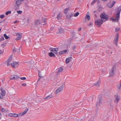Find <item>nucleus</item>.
Masks as SVG:
<instances>
[{
  "label": "nucleus",
  "instance_id": "45",
  "mask_svg": "<svg viewBox=\"0 0 121 121\" xmlns=\"http://www.w3.org/2000/svg\"><path fill=\"white\" fill-rule=\"evenodd\" d=\"M38 75L39 77L40 78H41L42 77V76L41 75V74L39 72V73Z\"/></svg>",
  "mask_w": 121,
  "mask_h": 121
},
{
  "label": "nucleus",
  "instance_id": "18",
  "mask_svg": "<svg viewBox=\"0 0 121 121\" xmlns=\"http://www.w3.org/2000/svg\"><path fill=\"white\" fill-rule=\"evenodd\" d=\"M72 59V58L69 57L66 59L65 62L66 64H68L69 62L71 61Z\"/></svg>",
  "mask_w": 121,
  "mask_h": 121
},
{
  "label": "nucleus",
  "instance_id": "5",
  "mask_svg": "<svg viewBox=\"0 0 121 121\" xmlns=\"http://www.w3.org/2000/svg\"><path fill=\"white\" fill-rule=\"evenodd\" d=\"M64 85L62 84L60 87H58L55 91V93L56 94L60 92L63 90L64 88Z\"/></svg>",
  "mask_w": 121,
  "mask_h": 121
},
{
  "label": "nucleus",
  "instance_id": "1",
  "mask_svg": "<svg viewBox=\"0 0 121 121\" xmlns=\"http://www.w3.org/2000/svg\"><path fill=\"white\" fill-rule=\"evenodd\" d=\"M121 11V6L118 7L115 10L116 18H114L113 17H111L110 19L113 22H118L120 19V14Z\"/></svg>",
  "mask_w": 121,
  "mask_h": 121
},
{
  "label": "nucleus",
  "instance_id": "16",
  "mask_svg": "<svg viewBox=\"0 0 121 121\" xmlns=\"http://www.w3.org/2000/svg\"><path fill=\"white\" fill-rule=\"evenodd\" d=\"M57 50L58 49L57 48H52L51 50V51L55 53L56 54L57 52Z\"/></svg>",
  "mask_w": 121,
  "mask_h": 121
},
{
  "label": "nucleus",
  "instance_id": "25",
  "mask_svg": "<svg viewBox=\"0 0 121 121\" xmlns=\"http://www.w3.org/2000/svg\"><path fill=\"white\" fill-rule=\"evenodd\" d=\"M73 15V14H70L69 15H67L66 16V17L70 19L72 17Z\"/></svg>",
  "mask_w": 121,
  "mask_h": 121
},
{
  "label": "nucleus",
  "instance_id": "49",
  "mask_svg": "<svg viewBox=\"0 0 121 121\" xmlns=\"http://www.w3.org/2000/svg\"><path fill=\"white\" fill-rule=\"evenodd\" d=\"M18 22L17 21V20L15 22H14V23H17Z\"/></svg>",
  "mask_w": 121,
  "mask_h": 121
},
{
  "label": "nucleus",
  "instance_id": "34",
  "mask_svg": "<svg viewBox=\"0 0 121 121\" xmlns=\"http://www.w3.org/2000/svg\"><path fill=\"white\" fill-rule=\"evenodd\" d=\"M11 12L10 11H9L5 13V14L6 15H7L11 13Z\"/></svg>",
  "mask_w": 121,
  "mask_h": 121
},
{
  "label": "nucleus",
  "instance_id": "47",
  "mask_svg": "<svg viewBox=\"0 0 121 121\" xmlns=\"http://www.w3.org/2000/svg\"><path fill=\"white\" fill-rule=\"evenodd\" d=\"M94 17L95 18H96L97 17L96 14H94Z\"/></svg>",
  "mask_w": 121,
  "mask_h": 121
},
{
  "label": "nucleus",
  "instance_id": "28",
  "mask_svg": "<svg viewBox=\"0 0 121 121\" xmlns=\"http://www.w3.org/2000/svg\"><path fill=\"white\" fill-rule=\"evenodd\" d=\"M86 18L89 21L90 20V17L89 15L87 14H86Z\"/></svg>",
  "mask_w": 121,
  "mask_h": 121
},
{
  "label": "nucleus",
  "instance_id": "33",
  "mask_svg": "<svg viewBox=\"0 0 121 121\" xmlns=\"http://www.w3.org/2000/svg\"><path fill=\"white\" fill-rule=\"evenodd\" d=\"M97 0H94L91 3V5H92L96 2Z\"/></svg>",
  "mask_w": 121,
  "mask_h": 121
},
{
  "label": "nucleus",
  "instance_id": "41",
  "mask_svg": "<svg viewBox=\"0 0 121 121\" xmlns=\"http://www.w3.org/2000/svg\"><path fill=\"white\" fill-rule=\"evenodd\" d=\"M1 110L2 112H4L5 111V109L3 108H2L1 109Z\"/></svg>",
  "mask_w": 121,
  "mask_h": 121
},
{
  "label": "nucleus",
  "instance_id": "59",
  "mask_svg": "<svg viewBox=\"0 0 121 121\" xmlns=\"http://www.w3.org/2000/svg\"><path fill=\"white\" fill-rule=\"evenodd\" d=\"M58 0V1H59V0Z\"/></svg>",
  "mask_w": 121,
  "mask_h": 121
},
{
  "label": "nucleus",
  "instance_id": "8",
  "mask_svg": "<svg viewBox=\"0 0 121 121\" xmlns=\"http://www.w3.org/2000/svg\"><path fill=\"white\" fill-rule=\"evenodd\" d=\"M16 35L17 36L16 39L17 40H20L22 38V33H16Z\"/></svg>",
  "mask_w": 121,
  "mask_h": 121
},
{
  "label": "nucleus",
  "instance_id": "36",
  "mask_svg": "<svg viewBox=\"0 0 121 121\" xmlns=\"http://www.w3.org/2000/svg\"><path fill=\"white\" fill-rule=\"evenodd\" d=\"M20 78L22 80H24L26 79V78L25 77H21Z\"/></svg>",
  "mask_w": 121,
  "mask_h": 121
},
{
  "label": "nucleus",
  "instance_id": "26",
  "mask_svg": "<svg viewBox=\"0 0 121 121\" xmlns=\"http://www.w3.org/2000/svg\"><path fill=\"white\" fill-rule=\"evenodd\" d=\"M60 32L61 33H63L64 32L63 29L62 28H60L59 29Z\"/></svg>",
  "mask_w": 121,
  "mask_h": 121
},
{
  "label": "nucleus",
  "instance_id": "4",
  "mask_svg": "<svg viewBox=\"0 0 121 121\" xmlns=\"http://www.w3.org/2000/svg\"><path fill=\"white\" fill-rule=\"evenodd\" d=\"M0 90L1 92V94H0V98L2 99L3 98V96L5 95V91L2 88L0 89Z\"/></svg>",
  "mask_w": 121,
  "mask_h": 121
},
{
  "label": "nucleus",
  "instance_id": "27",
  "mask_svg": "<svg viewBox=\"0 0 121 121\" xmlns=\"http://www.w3.org/2000/svg\"><path fill=\"white\" fill-rule=\"evenodd\" d=\"M61 14L60 13H59L57 15V18L59 19L61 18Z\"/></svg>",
  "mask_w": 121,
  "mask_h": 121
},
{
  "label": "nucleus",
  "instance_id": "55",
  "mask_svg": "<svg viewBox=\"0 0 121 121\" xmlns=\"http://www.w3.org/2000/svg\"><path fill=\"white\" fill-rule=\"evenodd\" d=\"M89 12H88L87 13L88 14H89Z\"/></svg>",
  "mask_w": 121,
  "mask_h": 121
},
{
  "label": "nucleus",
  "instance_id": "6",
  "mask_svg": "<svg viewBox=\"0 0 121 121\" xmlns=\"http://www.w3.org/2000/svg\"><path fill=\"white\" fill-rule=\"evenodd\" d=\"M118 39V34L117 33L115 36V38L113 42L114 43L116 46H117V43Z\"/></svg>",
  "mask_w": 121,
  "mask_h": 121
},
{
  "label": "nucleus",
  "instance_id": "20",
  "mask_svg": "<svg viewBox=\"0 0 121 121\" xmlns=\"http://www.w3.org/2000/svg\"><path fill=\"white\" fill-rule=\"evenodd\" d=\"M67 52V50H65L60 51L59 52L60 54H62L66 53Z\"/></svg>",
  "mask_w": 121,
  "mask_h": 121
},
{
  "label": "nucleus",
  "instance_id": "10",
  "mask_svg": "<svg viewBox=\"0 0 121 121\" xmlns=\"http://www.w3.org/2000/svg\"><path fill=\"white\" fill-rule=\"evenodd\" d=\"M116 2L114 1H113L112 3L109 2L108 4L107 5L109 7L111 8L113 6Z\"/></svg>",
  "mask_w": 121,
  "mask_h": 121
},
{
  "label": "nucleus",
  "instance_id": "52",
  "mask_svg": "<svg viewBox=\"0 0 121 121\" xmlns=\"http://www.w3.org/2000/svg\"><path fill=\"white\" fill-rule=\"evenodd\" d=\"M90 99H91V100H92V97H91L90 98Z\"/></svg>",
  "mask_w": 121,
  "mask_h": 121
},
{
  "label": "nucleus",
  "instance_id": "51",
  "mask_svg": "<svg viewBox=\"0 0 121 121\" xmlns=\"http://www.w3.org/2000/svg\"><path fill=\"white\" fill-rule=\"evenodd\" d=\"M101 0L104 1H106L108 0Z\"/></svg>",
  "mask_w": 121,
  "mask_h": 121
},
{
  "label": "nucleus",
  "instance_id": "50",
  "mask_svg": "<svg viewBox=\"0 0 121 121\" xmlns=\"http://www.w3.org/2000/svg\"><path fill=\"white\" fill-rule=\"evenodd\" d=\"M92 23H90L89 24V26H91L92 25Z\"/></svg>",
  "mask_w": 121,
  "mask_h": 121
},
{
  "label": "nucleus",
  "instance_id": "35",
  "mask_svg": "<svg viewBox=\"0 0 121 121\" xmlns=\"http://www.w3.org/2000/svg\"><path fill=\"white\" fill-rule=\"evenodd\" d=\"M120 29L119 28H116L115 29V31L116 32H118L120 30Z\"/></svg>",
  "mask_w": 121,
  "mask_h": 121
},
{
  "label": "nucleus",
  "instance_id": "12",
  "mask_svg": "<svg viewBox=\"0 0 121 121\" xmlns=\"http://www.w3.org/2000/svg\"><path fill=\"white\" fill-rule=\"evenodd\" d=\"M102 103V98L101 97H100L99 99V102H97L96 106H97L98 105H100Z\"/></svg>",
  "mask_w": 121,
  "mask_h": 121
},
{
  "label": "nucleus",
  "instance_id": "42",
  "mask_svg": "<svg viewBox=\"0 0 121 121\" xmlns=\"http://www.w3.org/2000/svg\"><path fill=\"white\" fill-rule=\"evenodd\" d=\"M108 118V115H107L106 117H104V119L105 120H106Z\"/></svg>",
  "mask_w": 121,
  "mask_h": 121
},
{
  "label": "nucleus",
  "instance_id": "14",
  "mask_svg": "<svg viewBox=\"0 0 121 121\" xmlns=\"http://www.w3.org/2000/svg\"><path fill=\"white\" fill-rule=\"evenodd\" d=\"M12 56H11L8 59V60L7 62V65L8 66H9L10 65V63L11 62L12 60Z\"/></svg>",
  "mask_w": 121,
  "mask_h": 121
},
{
  "label": "nucleus",
  "instance_id": "43",
  "mask_svg": "<svg viewBox=\"0 0 121 121\" xmlns=\"http://www.w3.org/2000/svg\"><path fill=\"white\" fill-rule=\"evenodd\" d=\"M17 13H18V14H20L22 13V11H21L19 10L17 11Z\"/></svg>",
  "mask_w": 121,
  "mask_h": 121
},
{
  "label": "nucleus",
  "instance_id": "37",
  "mask_svg": "<svg viewBox=\"0 0 121 121\" xmlns=\"http://www.w3.org/2000/svg\"><path fill=\"white\" fill-rule=\"evenodd\" d=\"M8 116L10 117H13V113H11L9 114H8Z\"/></svg>",
  "mask_w": 121,
  "mask_h": 121
},
{
  "label": "nucleus",
  "instance_id": "3",
  "mask_svg": "<svg viewBox=\"0 0 121 121\" xmlns=\"http://www.w3.org/2000/svg\"><path fill=\"white\" fill-rule=\"evenodd\" d=\"M103 22V21L102 19H99L95 22V24L96 26L99 27L102 24Z\"/></svg>",
  "mask_w": 121,
  "mask_h": 121
},
{
  "label": "nucleus",
  "instance_id": "44",
  "mask_svg": "<svg viewBox=\"0 0 121 121\" xmlns=\"http://www.w3.org/2000/svg\"><path fill=\"white\" fill-rule=\"evenodd\" d=\"M22 85L23 86H26V83H23L22 84Z\"/></svg>",
  "mask_w": 121,
  "mask_h": 121
},
{
  "label": "nucleus",
  "instance_id": "15",
  "mask_svg": "<svg viewBox=\"0 0 121 121\" xmlns=\"http://www.w3.org/2000/svg\"><path fill=\"white\" fill-rule=\"evenodd\" d=\"M28 109H26L25 111L23 112L22 113H21L19 114V116H22L24 115L25 114L26 112L28 111Z\"/></svg>",
  "mask_w": 121,
  "mask_h": 121
},
{
  "label": "nucleus",
  "instance_id": "39",
  "mask_svg": "<svg viewBox=\"0 0 121 121\" xmlns=\"http://www.w3.org/2000/svg\"><path fill=\"white\" fill-rule=\"evenodd\" d=\"M5 17V16L4 15H2L0 16V17L1 18H3Z\"/></svg>",
  "mask_w": 121,
  "mask_h": 121
},
{
  "label": "nucleus",
  "instance_id": "38",
  "mask_svg": "<svg viewBox=\"0 0 121 121\" xmlns=\"http://www.w3.org/2000/svg\"><path fill=\"white\" fill-rule=\"evenodd\" d=\"M4 37L2 36L1 38L0 39V40L1 41H2L4 40Z\"/></svg>",
  "mask_w": 121,
  "mask_h": 121
},
{
  "label": "nucleus",
  "instance_id": "23",
  "mask_svg": "<svg viewBox=\"0 0 121 121\" xmlns=\"http://www.w3.org/2000/svg\"><path fill=\"white\" fill-rule=\"evenodd\" d=\"M69 10V8H67L65 9L64 11V13L65 14H66L68 13V11Z\"/></svg>",
  "mask_w": 121,
  "mask_h": 121
},
{
  "label": "nucleus",
  "instance_id": "46",
  "mask_svg": "<svg viewBox=\"0 0 121 121\" xmlns=\"http://www.w3.org/2000/svg\"><path fill=\"white\" fill-rule=\"evenodd\" d=\"M97 12L96 11H95L93 13L94 14H97Z\"/></svg>",
  "mask_w": 121,
  "mask_h": 121
},
{
  "label": "nucleus",
  "instance_id": "7",
  "mask_svg": "<svg viewBox=\"0 0 121 121\" xmlns=\"http://www.w3.org/2000/svg\"><path fill=\"white\" fill-rule=\"evenodd\" d=\"M115 67H113L110 70L109 72V76L110 77H111L114 74L115 70Z\"/></svg>",
  "mask_w": 121,
  "mask_h": 121
},
{
  "label": "nucleus",
  "instance_id": "57",
  "mask_svg": "<svg viewBox=\"0 0 121 121\" xmlns=\"http://www.w3.org/2000/svg\"><path fill=\"white\" fill-rule=\"evenodd\" d=\"M1 115H1V114L0 113V117L1 116Z\"/></svg>",
  "mask_w": 121,
  "mask_h": 121
},
{
  "label": "nucleus",
  "instance_id": "48",
  "mask_svg": "<svg viewBox=\"0 0 121 121\" xmlns=\"http://www.w3.org/2000/svg\"><path fill=\"white\" fill-rule=\"evenodd\" d=\"M81 30V28H79L78 29V30L79 31H80Z\"/></svg>",
  "mask_w": 121,
  "mask_h": 121
},
{
  "label": "nucleus",
  "instance_id": "30",
  "mask_svg": "<svg viewBox=\"0 0 121 121\" xmlns=\"http://www.w3.org/2000/svg\"><path fill=\"white\" fill-rule=\"evenodd\" d=\"M117 87L118 89H121V83L117 85Z\"/></svg>",
  "mask_w": 121,
  "mask_h": 121
},
{
  "label": "nucleus",
  "instance_id": "11",
  "mask_svg": "<svg viewBox=\"0 0 121 121\" xmlns=\"http://www.w3.org/2000/svg\"><path fill=\"white\" fill-rule=\"evenodd\" d=\"M19 78V77L17 75H12L11 76L10 79H11L17 80Z\"/></svg>",
  "mask_w": 121,
  "mask_h": 121
},
{
  "label": "nucleus",
  "instance_id": "13",
  "mask_svg": "<svg viewBox=\"0 0 121 121\" xmlns=\"http://www.w3.org/2000/svg\"><path fill=\"white\" fill-rule=\"evenodd\" d=\"M24 1V0H18L16 2V4L18 6H19Z\"/></svg>",
  "mask_w": 121,
  "mask_h": 121
},
{
  "label": "nucleus",
  "instance_id": "24",
  "mask_svg": "<svg viewBox=\"0 0 121 121\" xmlns=\"http://www.w3.org/2000/svg\"><path fill=\"white\" fill-rule=\"evenodd\" d=\"M100 81H99L98 82H97L96 83H95L94 85L96 86H98L100 84Z\"/></svg>",
  "mask_w": 121,
  "mask_h": 121
},
{
  "label": "nucleus",
  "instance_id": "32",
  "mask_svg": "<svg viewBox=\"0 0 121 121\" xmlns=\"http://www.w3.org/2000/svg\"><path fill=\"white\" fill-rule=\"evenodd\" d=\"M13 117H17L19 116V114L18 115L17 114L15 113H13Z\"/></svg>",
  "mask_w": 121,
  "mask_h": 121
},
{
  "label": "nucleus",
  "instance_id": "54",
  "mask_svg": "<svg viewBox=\"0 0 121 121\" xmlns=\"http://www.w3.org/2000/svg\"><path fill=\"white\" fill-rule=\"evenodd\" d=\"M15 51V49H14L13 50V51L14 52Z\"/></svg>",
  "mask_w": 121,
  "mask_h": 121
},
{
  "label": "nucleus",
  "instance_id": "2",
  "mask_svg": "<svg viewBox=\"0 0 121 121\" xmlns=\"http://www.w3.org/2000/svg\"><path fill=\"white\" fill-rule=\"evenodd\" d=\"M100 17L103 20V21L105 22L108 20V16L105 14L104 13H102L100 15Z\"/></svg>",
  "mask_w": 121,
  "mask_h": 121
},
{
  "label": "nucleus",
  "instance_id": "22",
  "mask_svg": "<svg viewBox=\"0 0 121 121\" xmlns=\"http://www.w3.org/2000/svg\"><path fill=\"white\" fill-rule=\"evenodd\" d=\"M41 22L39 20H37L35 21V23L37 25H38L40 24Z\"/></svg>",
  "mask_w": 121,
  "mask_h": 121
},
{
  "label": "nucleus",
  "instance_id": "58",
  "mask_svg": "<svg viewBox=\"0 0 121 121\" xmlns=\"http://www.w3.org/2000/svg\"><path fill=\"white\" fill-rule=\"evenodd\" d=\"M87 100H89L88 99H87Z\"/></svg>",
  "mask_w": 121,
  "mask_h": 121
},
{
  "label": "nucleus",
  "instance_id": "53",
  "mask_svg": "<svg viewBox=\"0 0 121 121\" xmlns=\"http://www.w3.org/2000/svg\"><path fill=\"white\" fill-rule=\"evenodd\" d=\"M104 73H106V72L105 71H104V72H103Z\"/></svg>",
  "mask_w": 121,
  "mask_h": 121
},
{
  "label": "nucleus",
  "instance_id": "56",
  "mask_svg": "<svg viewBox=\"0 0 121 121\" xmlns=\"http://www.w3.org/2000/svg\"><path fill=\"white\" fill-rule=\"evenodd\" d=\"M1 51H0V54H1Z\"/></svg>",
  "mask_w": 121,
  "mask_h": 121
},
{
  "label": "nucleus",
  "instance_id": "40",
  "mask_svg": "<svg viewBox=\"0 0 121 121\" xmlns=\"http://www.w3.org/2000/svg\"><path fill=\"white\" fill-rule=\"evenodd\" d=\"M63 70V69L62 68H60L58 69L59 72H61Z\"/></svg>",
  "mask_w": 121,
  "mask_h": 121
},
{
  "label": "nucleus",
  "instance_id": "29",
  "mask_svg": "<svg viewBox=\"0 0 121 121\" xmlns=\"http://www.w3.org/2000/svg\"><path fill=\"white\" fill-rule=\"evenodd\" d=\"M4 36L6 39H8L9 38V37L8 36H7L6 34H4Z\"/></svg>",
  "mask_w": 121,
  "mask_h": 121
},
{
  "label": "nucleus",
  "instance_id": "21",
  "mask_svg": "<svg viewBox=\"0 0 121 121\" xmlns=\"http://www.w3.org/2000/svg\"><path fill=\"white\" fill-rule=\"evenodd\" d=\"M48 55L49 56L51 57L55 56V55L52 52H51L49 53L48 54Z\"/></svg>",
  "mask_w": 121,
  "mask_h": 121
},
{
  "label": "nucleus",
  "instance_id": "31",
  "mask_svg": "<svg viewBox=\"0 0 121 121\" xmlns=\"http://www.w3.org/2000/svg\"><path fill=\"white\" fill-rule=\"evenodd\" d=\"M79 12H77L76 13H75L73 16L75 17H76L79 14Z\"/></svg>",
  "mask_w": 121,
  "mask_h": 121
},
{
  "label": "nucleus",
  "instance_id": "17",
  "mask_svg": "<svg viewBox=\"0 0 121 121\" xmlns=\"http://www.w3.org/2000/svg\"><path fill=\"white\" fill-rule=\"evenodd\" d=\"M53 97V96L51 94L48 96H47L46 97L44 98L45 99H50L51 98H52Z\"/></svg>",
  "mask_w": 121,
  "mask_h": 121
},
{
  "label": "nucleus",
  "instance_id": "19",
  "mask_svg": "<svg viewBox=\"0 0 121 121\" xmlns=\"http://www.w3.org/2000/svg\"><path fill=\"white\" fill-rule=\"evenodd\" d=\"M116 98V100L115 101V102L116 103H117L118 101L120 99V97L117 95H116L115 96Z\"/></svg>",
  "mask_w": 121,
  "mask_h": 121
},
{
  "label": "nucleus",
  "instance_id": "9",
  "mask_svg": "<svg viewBox=\"0 0 121 121\" xmlns=\"http://www.w3.org/2000/svg\"><path fill=\"white\" fill-rule=\"evenodd\" d=\"M19 64L18 62H14L11 64V65L14 68H17L19 65Z\"/></svg>",
  "mask_w": 121,
  "mask_h": 121
}]
</instances>
